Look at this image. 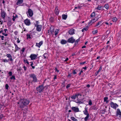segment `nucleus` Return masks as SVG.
Returning a JSON list of instances; mask_svg holds the SVG:
<instances>
[{"label":"nucleus","instance_id":"obj_57","mask_svg":"<svg viewBox=\"0 0 121 121\" xmlns=\"http://www.w3.org/2000/svg\"><path fill=\"white\" fill-rule=\"evenodd\" d=\"M2 34L5 36H7L8 35L7 34L4 33H3Z\"/></svg>","mask_w":121,"mask_h":121},{"label":"nucleus","instance_id":"obj_62","mask_svg":"<svg viewBox=\"0 0 121 121\" xmlns=\"http://www.w3.org/2000/svg\"><path fill=\"white\" fill-rule=\"evenodd\" d=\"M93 108L94 110H96L97 109V108H96L95 106H94L93 107Z\"/></svg>","mask_w":121,"mask_h":121},{"label":"nucleus","instance_id":"obj_3","mask_svg":"<svg viewBox=\"0 0 121 121\" xmlns=\"http://www.w3.org/2000/svg\"><path fill=\"white\" fill-rule=\"evenodd\" d=\"M45 88L44 86V84H42V85L39 86L37 88V90L39 93H41L43 92Z\"/></svg>","mask_w":121,"mask_h":121},{"label":"nucleus","instance_id":"obj_10","mask_svg":"<svg viewBox=\"0 0 121 121\" xmlns=\"http://www.w3.org/2000/svg\"><path fill=\"white\" fill-rule=\"evenodd\" d=\"M37 55L35 54H31L30 56V57L32 60L35 59L37 57Z\"/></svg>","mask_w":121,"mask_h":121},{"label":"nucleus","instance_id":"obj_20","mask_svg":"<svg viewBox=\"0 0 121 121\" xmlns=\"http://www.w3.org/2000/svg\"><path fill=\"white\" fill-rule=\"evenodd\" d=\"M67 42V41L65 40L62 39L60 43L62 44H66Z\"/></svg>","mask_w":121,"mask_h":121},{"label":"nucleus","instance_id":"obj_18","mask_svg":"<svg viewBox=\"0 0 121 121\" xmlns=\"http://www.w3.org/2000/svg\"><path fill=\"white\" fill-rule=\"evenodd\" d=\"M102 67L101 66H100V68L99 70L97 71L95 73V76H97L99 72L102 70Z\"/></svg>","mask_w":121,"mask_h":121},{"label":"nucleus","instance_id":"obj_29","mask_svg":"<svg viewBox=\"0 0 121 121\" xmlns=\"http://www.w3.org/2000/svg\"><path fill=\"white\" fill-rule=\"evenodd\" d=\"M95 16V13L94 12H93L92 13L91 15V17H93Z\"/></svg>","mask_w":121,"mask_h":121},{"label":"nucleus","instance_id":"obj_48","mask_svg":"<svg viewBox=\"0 0 121 121\" xmlns=\"http://www.w3.org/2000/svg\"><path fill=\"white\" fill-rule=\"evenodd\" d=\"M9 76H11L12 74V72L10 71L9 73Z\"/></svg>","mask_w":121,"mask_h":121},{"label":"nucleus","instance_id":"obj_63","mask_svg":"<svg viewBox=\"0 0 121 121\" xmlns=\"http://www.w3.org/2000/svg\"><path fill=\"white\" fill-rule=\"evenodd\" d=\"M68 77H71V74L69 73L68 75Z\"/></svg>","mask_w":121,"mask_h":121},{"label":"nucleus","instance_id":"obj_19","mask_svg":"<svg viewBox=\"0 0 121 121\" xmlns=\"http://www.w3.org/2000/svg\"><path fill=\"white\" fill-rule=\"evenodd\" d=\"M97 20V18H95L92 20H91V21L89 23L90 24H92L93 23L95 22Z\"/></svg>","mask_w":121,"mask_h":121},{"label":"nucleus","instance_id":"obj_64","mask_svg":"<svg viewBox=\"0 0 121 121\" xmlns=\"http://www.w3.org/2000/svg\"><path fill=\"white\" fill-rule=\"evenodd\" d=\"M68 59H69L68 58H66V59L65 60V61H68Z\"/></svg>","mask_w":121,"mask_h":121},{"label":"nucleus","instance_id":"obj_54","mask_svg":"<svg viewBox=\"0 0 121 121\" xmlns=\"http://www.w3.org/2000/svg\"><path fill=\"white\" fill-rule=\"evenodd\" d=\"M23 68L24 69V70L25 71H26V70L27 69V67H26L25 66H23Z\"/></svg>","mask_w":121,"mask_h":121},{"label":"nucleus","instance_id":"obj_5","mask_svg":"<svg viewBox=\"0 0 121 121\" xmlns=\"http://www.w3.org/2000/svg\"><path fill=\"white\" fill-rule=\"evenodd\" d=\"M75 41V40L74 39L73 37L69 38L67 40V42L69 43H73Z\"/></svg>","mask_w":121,"mask_h":121},{"label":"nucleus","instance_id":"obj_16","mask_svg":"<svg viewBox=\"0 0 121 121\" xmlns=\"http://www.w3.org/2000/svg\"><path fill=\"white\" fill-rule=\"evenodd\" d=\"M83 112L84 114L86 115H89L87 110V108H85V110L83 111Z\"/></svg>","mask_w":121,"mask_h":121},{"label":"nucleus","instance_id":"obj_56","mask_svg":"<svg viewBox=\"0 0 121 121\" xmlns=\"http://www.w3.org/2000/svg\"><path fill=\"white\" fill-rule=\"evenodd\" d=\"M50 20L51 22H52L53 21V18H50Z\"/></svg>","mask_w":121,"mask_h":121},{"label":"nucleus","instance_id":"obj_13","mask_svg":"<svg viewBox=\"0 0 121 121\" xmlns=\"http://www.w3.org/2000/svg\"><path fill=\"white\" fill-rule=\"evenodd\" d=\"M43 43V41H41L39 43H36V46L39 48L40 46Z\"/></svg>","mask_w":121,"mask_h":121},{"label":"nucleus","instance_id":"obj_31","mask_svg":"<svg viewBox=\"0 0 121 121\" xmlns=\"http://www.w3.org/2000/svg\"><path fill=\"white\" fill-rule=\"evenodd\" d=\"M43 56L44 57V58L46 59L47 56V53H44L43 55Z\"/></svg>","mask_w":121,"mask_h":121},{"label":"nucleus","instance_id":"obj_36","mask_svg":"<svg viewBox=\"0 0 121 121\" xmlns=\"http://www.w3.org/2000/svg\"><path fill=\"white\" fill-rule=\"evenodd\" d=\"M76 96L77 95H73L71 97V98L72 99H76V98L77 97Z\"/></svg>","mask_w":121,"mask_h":121},{"label":"nucleus","instance_id":"obj_11","mask_svg":"<svg viewBox=\"0 0 121 121\" xmlns=\"http://www.w3.org/2000/svg\"><path fill=\"white\" fill-rule=\"evenodd\" d=\"M72 109L75 112H78L79 111V109L78 107H72Z\"/></svg>","mask_w":121,"mask_h":121},{"label":"nucleus","instance_id":"obj_61","mask_svg":"<svg viewBox=\"0 0 121 121\" xmlns=\"http://www.w3.org/2000/svg\"><path fill=\"white\" fill-rule=\"evenodd\" d=\"M30 83H31V81H28L29 86H30Z\"/></svg>","mask_w":121,"mask_h":121},{"label":"nucleus","instance_id":"obj_22","mask_svg":"<svg viewBox=\"0 0 121 121\" xmlns=\"http://www.w3.org/2000/svg\"><path fill=\"white\" fill-rule=\"evenodd\" d=\"M67 15L64 14L62 15V18L64 20H66L67 18Z\"/></svg>","mask_w":121,"mask_h":121},{"label":"nucleus","instance_id":"obj_17","mask_svg":"<svg viewBox=\"0 0 121 121\" xmlns=\"http://www.w3.org/2000/svg\"><path fill=\"white\" fill-rule=\"evenodd\" d=\"M23 0H17L16 3V4L17 5H20L23 2Z\"/></svg>","mask_w":121,"mask_h":121},{"label":"nucleus","instance_id":"obj_2","mask_svg":"<svg viewBox=\"0 0 121 121\" xmlns=\"http://www.w3.org/2000/svg\"><path fill=\"white\" fill-rule=\"evenodd\" d=\"M29 76L30 77L32 78L33 80L31 81V83L32 84L33 82L34 83L37 82V79L36 75L34 73L29 74Z\"/></svg>","mask_w":121,"mask_h":121},{"label":"nucleus","instance_id":"obj_45","mask_svg":"<svg viewBox=\"0 0 121 121\" xmlns=\"http://www.w3.org/2000/svg\"><path fill=\"white\" fill-rule=\"evenodd\" d=\"M17 16L14 17V16H13V17L12 18V20L13 21H14L15 20V19L16 18Z\"/></svg>","mask_w":121,"mask_h":121},{"label":"nucleus","instance_id":"obj_52","mask_svg":"<svg viewBox=\"0 0 121 121\" xmlns=\"http://www.w3.org/2000/svg\"><path fill=\"white\" fill-rule=\"evenodd\" d=\"M70 84H68L66 86V88H68L69 87H70Z\"/></svg>","mask_w":121,"mask_h":121},{"label":"nucleus","instance_id":"obj_30","mask_svg":"<svg viewBox=\"0 0 121 121\" xmlns=\"http://www.w3.org/2000/svg\"><path fill=\"white\" fill-rule=\"evenodd\" d=\"M58 29H56L55 30V36H56L57 35L58 32Z\"/></svg>","mask_w":121,"mask_h":121},{"label":"nucleus","instance_id":"obj_4","mask_svg":"<svg viewBox=\"0 0 121 121\" xmlns=\"http://www.w3.org/2000/svg\"><path fill=\"white\" fill-rule=\"evenodd\" d=\"M110 105L112 108L115 109H116V108L118 107V105L117 104L112 102H111Z\"/></svg>","mask_w":121,"mask_h":121},{"label":"nucleus","instance_id":"obj_23","mask_svg":"<svg viewBox=\"0 0 121 121\" xmlns=\"http://www.w3.org/2000/svg\"><path fill=\"white\" fill-rule=\"evenodd\" d=\"M55 13L56 15H58L59 13V10L58 9L56 8L55 10Z\"/></svg>","mask_w":121,"mask_h":121},{"label":"nucleus","instance_id":"obj_35","mask_svg":"<svg viewBox=\"0 0 121 121\" xmlns=\"http://www.w3.org/2000/svg\"><path fill=\"white\" fill-rule=\"evenodd\" d=\"M101 23V22L100 21L98 23L96 24L95 26V27H96L99 25Z\"/></svg>","mask_w":121,"mask_h":121},{"label":"nucleus","instance_id":"obj_28","mask_svg":"<svg viewBox=\"0 0 121 121\" xmlns=\"http://www.w3.org/2000/svg\"><path fill=\"white\" fill-rule=\"evenodd\" d=\"M71 119L73 121H77V119L73 117H71Z\"/></svg>","mask_w":121,"mask_h":121},{"label":"nucleus","instance_id":"obj_33","mask_svg":"<svg viewBox=\"0 0 121 121\" xmlns=\"http://www.w3.org/2000/svg\"><path fill=\"white\" fill-rule=\"evenodd\" d=\"M102 6L99 5L96 8V9L99 10H101V9L102 8Z\"/></svg>","mask_w":121,"mask_h":121},{"label":"nucleus","instance_id":"obj_60","mask_svg":"<svg viewBox=\"0 0 121 121\" xmlns=\"http://www.w3.org/2000/svg\"><path fill=\"white\" fill-rule=\"evenodd\" d=\"M4 36H1V39L2 40H3L4 39Z\"/></svg>","mask_w":121,"mask_h":121},{"label":"nucleus","instance_id":"obj_46","mask_svg":"<svg viewBox=\"0 0 121 121\" xmlns=\"http://www.w3.org/2000/svg\"><path fill=\"white\" fill-rule=\"evenodd\" d=\"M18 33V32L17 31H16L14 32V34L16 35H17Z\"/></svg>","mask_w":121,"mask_h":121},{"label":"nucleus","instance_id":"obj_43","mask_svg":"<svg viewBox=\"0 0 121 121\" xmlns=\"http://www.w3.org/2000/svg\"><path fill=\"white\" fill-rule=\"evenodd\" d=\"M31 66L32 67V68L33 69H34L35 68V67L34 66H33V64L32 62H31Z\"/></svg>","mask_w":121,"mask_h":121},{"label":"nucleus","instance_id":"obj_21","mask_svg":"<svg viewBox=\"0 0 121 121\" xmlns=\"http://www.w3.org/2000/svg\"><path fill=\"white\" fill-rule=\"evenodd\" d=\"M54 28L53 26H51L50 27V31L51 33H52L54 32Z\"/></svg>","mask_w":121,"mask_h":121},{"label":"nucleus","instance_id":"obj_53","mask_svg":"<svg viewBox=\"0 0 121 121\" xmlns=\"http://www.w3.org/2000/svg\"><path fill=\"white\" fill-rule=\"evenodd\" d=\"M84 6V5H83V6H78L77 7L78 9H80L81 8V7L82 6Z\"/></svg>","mask_w":121,"mask_h":121},{"label":"nucleus","instance_id":"obj_15","mask_svg":"<svg viewBox=\"0 0 121 121\" xmlns=\"http://www.w3.org/2000/svg\"><path fill=\"white\" fill-rule=\"evenodd\" d=\"M24 22L27 25H29L30 24V21L27 19H26L25 20Z\"/></svg>","mask_w":121,"mask_h":121},{"label":"nucleus","instance_id":"obj_9","mask_svg":"<svg viewBox=\"0 0 121 121\" xmlns=\"http://www.w3.org/2000/svg\"><path fill=\"white\" fill-rule=\"evenodd\" d=\"M6 13L4 11H2L1 12V15L3 18L4 19L5 17Z\"/></svg>","mask_w":121,"mask_h":121},{"label":"nucleus","instance_id":"obj_24","mask_svg":"<svg viewBox=\"0 0 121 121\" xmlns=\"http://www.w3.org/2000/svg\"><path fill=\"white\" fill-rule=\"evenodd\" d=\"M14 45L15 47V50H19L20 49L17 46V44L15 43H14Z\"/></svg>","mask_w":121,"mask_h":121},{"label":"nucleus","instance_id":"obj_40","mask_svg":"<svg viewBox=\"0 0 121 121\" xmlns=\"http://www.w3.org/2000/svg\"><path fill=\"white\" fill-rule=\"evenodd\" d=\"M10 79H13L14 80H15V76H12L10 78Z\"/></svg>","mask_w":121,"mask_h":121},{"label":"nucleus","instance_id":"obj_58","mask_svg":"<svg viewBox=\"0 0 121 121\" xmlns=\"http://www.w3.org/2000/svg\"><path fill=\"white\" fill-rule=\"evenodd\" d=\"M25 49L24 48H22V50H21V51L22 52H23L24 51Z\"/></svg>","mask_w":121,"mask_h":121},{"label":"nucleus","instance_id":"obj_26","mask_svg":"<svg viewBox=\"0 0 121 121\" xmlns=\"http://www.w3.org/2000/svg\"><path fill=\"white\" fill-rule=\"evenodd\" d=\"M112 20L113 22H115L117 21V19L116 17H114L112 18Z\"/></svg>","mask_w":121,"mask_h":121},{"label":"nucleus","instance_id":"obj_59","mask_svg":"<svg viewBox=\"0 0 121 121\" xmlns=\"http://www.w3.org/2000/svg\"><path fill=\"white\" fill-rule=\"evenodd\" d=\"M4 44L5 45H10L9 44V43H8L7 42H5V43H4Z\"/></svg>","mask_w":121,"mask_h":121},{"label":"nucleus","instance_id":"obj_47","mask_svg":"<svg viewBox=\"0 0 121 121\" xmlns=\"http://www.w3.org/2000/svg\"><path fill=\"white\" fill-rule=\"evenodd\" d=\"M3 117V115L2 114H0V119H2Z\"/></svg>","mask_w":121,"mask_h":121},{"label":"nucleus","instance_id":"obj_8","mask_svg":"<svg viewBox=\"0 0 121 121\" xmlns=\"http://www.w3.org/2000/svg\"><path fill=\"white\" fill-rule=\"evenodd\" d=\"M6 56L8 58H9V60L10 61H11V62H13V59L12 58V57L11 55L10 54H6Z\"/></svg>","mask_w":121,"mask_h":121},{"label":"nucleus","instance_id":"obj_1","mask_svg":"<svg viewBox=\"0 0 121 121\" xmlns=\"http://www.w3.org/2000/svg\"><path fill=\"white\" fill-rule=\"evenodd\" d=\"M30 101L27 99H21L17 103L18 106L19 108L23 109L28 105Z\"/></svg>","mask_w":121,"mask_h":121},{"label":"nucleus","instance_id":"obj_32","mask_svg":"<svg viewBox=\"0 0 121 121\" xmlns=\"http://www.w3.org/2000/svg\"><path fill=\"white\" fill-rule=\"evenodd\" d=\"M24 61L25 63H26L28 64L29 65V62L26 59H24Z\"/></svg>","mask_w":121,"mask_h":121},{"label":"nucleus","instance_id":"obj_38","mask_svg":"<svg viewBox=\"0 0 121 121\" xmlns=\"http://www.w3.org/2000/svg\"><path fill=\"white\" fill-rule=\"evenodd\" d=\"M97 30H94L92 31V33L94 34H95L96 33H97Z\"/></svg>","mask_w":121,"mask_h":121},{"label":"nucleus","instance_id":"obj_50","mask_svg":"<svg viewBox=\"0 0 121 121\" xmlns=\"http://www.w3.org/2000/svg\"><path fill=\"white\" fill-rule=\"evenodd\" d=\"M80 39H78L76 40L75 42V43H78V42L80 41Z\"/></svg>","mask_w":121,"mask_h":121},{"label":"nucleus","instance_id":"obj_51","mask_svg":"<svg viewBox=\"0 0 121 121\" xmlns=\"http://www.w3.org/2000/svg\"><path fill=\"white\" fill-rule=\"evenodd\" d=\"M86 61H85L84 62H83L80 63V65H83L85 63H86Z\"/></svg>","mask_w":121,"mask_h":121},{"label":"nucleus","instance_id":"obj_37","mask_svg":"<svg viewBox=\"0 0 121 121\" xmlns=\"http://www.w3.org/2000/svg\"><path fill=\"white\" fill-rule=\"evenodd\" d=\"M5 87L6 89L8 90L9 87V86L7 84H6L5 86Z\"/></svg>","mask_w":121,"mask_h":121},{"label":"nucleus","instance_id":"obj_7","mask_svg":"<svg viewBox=\"0 0 121 121\" xmlns=\"http://www.w3.org/2000/svg\"><path fill=\"white\" fill-rule=\"evenodd\" d=\"M116 116L117 117L118 116L120 117H121V112L120 109L119 108H118L117 109Z\"/></svg>","mask_w":121,"mask_h":121},{"label":"nucleus","instance_id":"obj_6","mask_svg":"<svg viewBox=\"0 0 121 121\" xmlns=\"http://www.w3.org/2000/svg\"><path fill=\"white\" fill-rule=\"evenodd\" d=\"M27 13V15H29L30 17H31L33 15V11L31 9H28Z\"/></svg>","mask_w":121,"mask_h":121},{"label":"nucleus","instance_id":"obj_49","mask_svg":"<svg viewBox=\"0 0 121 121\" xmlns=\"http://www.w3.org/2000/svg\"><path fill=\"white\" fill-rule=\"evenodd\" d=\"M55 70H56V71L57 73H58L59 72V70L57 69L56 68H55Z\"/></svg>","mask_w":121,"mask_h":121},{"label":"nucleus","instance_id":"obj_44","mask_svg":"<svg viewBox=\"0 0 121 121\" xmlns=\"http://www.w3.org/2000/svg\"><path fill=\"white\" fill-rule=\"evenodd\" d=\"M89 105H91L92 104V102H91V100H90L89 101Z\"/></svg>","mask_w":121,"mask_h":121},{"label":"nucleus","instance_id":"obj_14","mask_svg":"<svg viewBox=\"0 0 121 121\" xmlns=\"http://www.w3.org/2000/svg\"><path fill=\"white\" fill-rule=\"evenodd\" d=\"M42 27V26L41 25H38L37 26V30L39 31H41Z\"/></svg>","mask_w":121,"mask_h":121},{"label":"nucleus","instance_id":"obj_55","mask_svg":"<svg viewBox=\"0 0 121 121\" xmlns=\"http://www.w3.org/2000/svg\"><path fill=\"white\" fill-rule=\"evenodd\" d=\"M73 73L74 74H75L77 73L75 71V70L73 71Z\"/></svg>","mask_w":121,"mask_h":121},{"label":"nucleus","instance_id":"obj_25","mask_svg":"<svg viewBox=\"0 0 121 121\" xmlns=\"http://www.w3.org/2000/svg\"><path fill=\"white\" fill-rule=\"evenodd\" d=\"M9 60H7L6 59H2V61L3 62H4V63H6V62H9Z\"/></svg>","mask_w":121,"mask_h":121},{"label":"nucleus","instance_id":"obj_34","mask_svg":"<svg viewBox=\"0 0 121 121\" xmlns=\"http://www.w3.org/2000/svg\"><path fill=\"white\" fill-rule=\"evenodd\" d=\"M104 7L107 9H108L109 8V5L108 4H106L105 5Z\"/></svg>","mask_w":121,"mask_h":121},{"label":"nucleus","instance_id":"obj_39","mask_svg":"<svg viewBox=\"0 0 121 121\" xmlns=\"http://www.w3.org/2000/svg\"><path fill=\"white\" fill-rule=\"evenodd\" d=\"M108 99V97H105L104 98V101L105 102L106 101H107Z\"/></svg>","mask_w":121,"mask_h":121},{"label":"nucleus","instance_id":"obj_12","mask_svg":"<svg viewBox=\"0 0 121 121\" xmlns=\"http://www.w3.org/2000/svg\"><path fill=\"white\" fill-rule=\"evenodd\" d=\"M69 33L70 35H73L74 34V30L71 29L69 31Z\"/></svg>","mask_w":121,"mask_h":121},{"label":"nucleus","instance_id":"obj_42","mask_svg":"<svg viewBox=\"0 0 121 121\" xmlns=\"http://www.w3.org/2000/svg\"><path fill=\"white\" fill-rule=\"evenodd\" d=\"M27 38H29L30 39L31 38V37H30V34H27Z\"/></svg>","mask_w":121,"mask_h":121},{"label":"nucleus","instance_id":"obj_27","mask_svg":"<svg viewBox=\"0 0 121 121\" xmlns=\"http://www.w3.org/2000/svg\"><path fill=\"white\" fill-rule=\"evenodd\" d=\"M89 115H86V116L84 118V120L85 121H87L89 117Z\"/></svg>","mask_w":121,"mask_h":121},{"label":"nucleus","instance_id":"obj_41","mask_svg":"<svg viewBox=\"0 0 121 121\" xmlns=\"http://www.w3.org/2000/svg\"><path fill=\"white\" fill-rule=\"evenodd\" d=\"M76 95H77L76 97L77 98H78V96H80L81 97V96L82 95L81 94H78Z\"/></svg>","mask_w":121,"mask_h":121}]
</instances>
